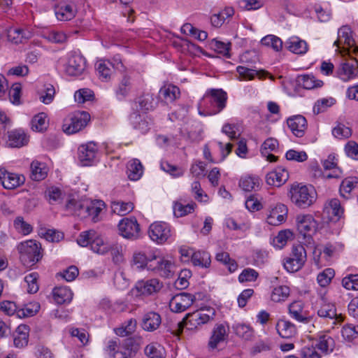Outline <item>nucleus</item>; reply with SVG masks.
<instances>
[{
  "label": "nucleus",
  "instance_id": "obj_9",
  "mask_svg": "<svg viewBox=\"0 0 358 358\" xmlns=\"http://www.w3.org/2000/svg\"><path fill=\"white\" fill-rule=\"evenodd\" d=\"M148 234L154 242L163 244L171 236V227L164 222H155L150 224Z\"/></svg>",
  "mask_w": 358,
  "mask_h": 358
},
{
  "label": "nucleus",
  "instance_id": "obj_35",
  "mask_svg": "<svg viewBox=\"0 0 358 358\" xmlns=\"http://www.w3.org/2000/svg\"><path fill=\"white\" fill-rule=\"evenodd\" d=\"M27 142L28 138L23 131L15 130L9 132L8 141L9 146L20 148L26 145Z\"/></svg>",
  "mask_w": 358,
  "mask_h": 358
},
{
  "label": "nucleus",
  "instance_id": "obj_43",
  "mask_svg": "<svg viewBox=\"0 0 358 358\" xmlns=\"http://www.w3.org/2000/svg\"><path fill=\"white\" fill-rule=\"evenodd\" d=\"M290 294V289L285 285L275 287L271 294V299L274 302H282L287 300Z\"/></svg>",
  "mask_w": 358,
  "mask_h": 358
},
{
  "label": "nucleus",
  "instance_id": "obj_24",
  "mask_svg": "<svg viewBox=\"0 0 358 358\" xmlns=\"http://www.w3.org/2000/svg\"><path fill=\"white\" fill-rule=\"evenodd\" d=\"M180 89L171 84L164 85L161 87L159 92V98L166 103L174 102L180 97Z\"/></svg>",
  "mask_w": 358,
  "mask_h": 358
},
{
  "label": "nucleus",
  "instance_id": "obj_59",
  "mask_svg": "<svg viewBox=\"0 0 358 358\" xmlns=\"http://www.w3.org/2000/svg\"><path fill=\"white\" fill-rule=\"evenodd\" d=\"M234 329L237 336L245 340H248L252 336L253 330L249 325L237 324L234 327Z\"/></svg>",
  "mask_w": 358,
  "mask_h": 358
},
{
  "label": "nucleus",
  "instance_id": "obj_15",
  "mask_svg": "<svg viewBox=\"0 0 358 358\" xmlns=\"http://www.w3.org/2000/svg\"><path fill=\"white\" fill-rule=\"evenodd\" d=\"M0 181L5 189H13L22 185L25 181V178L23 175L10 173L6 169L1 168Z\"/></svg>",
  "mask_w": 358,
  "mask_h": 358
},
{
  "label": "nucleus",
  "instance_id": "obj_14",
  "mask_svg": "<svg viewBox=\"0 0 358 358\" xmlns=\"http://www.w3.org/2000/svg\"><path fill=\"white\" fill-rule=\"evenodd\" d=\"M114 62L116 63L113 64L110 62H106L105 61H99L96 62V69L101 79L106 81L110 78L112 74L110 66L121 72L124 71L125 68L120 59L115 57Z\"/></svg>",
  "mask_w": 358,
  "mask_h": 358
},
{
  "label": "nucleus",
  "instance_id": "obj_6",
  "mask_svg": "<svg viewBox=\"0 0 358 358\" xmlns=\"http://www.w3.org/2000/svg\"><path fill=\"white\" fill-rule=\"evenodd\" d=\"M148 269L154 271L164 278H171L175 273V265L164 257L152 255L149 259Z\"/></svg>",
  "mask_w": 358,
  "mask_h": 358
},
{
  "label": "nucleus",
  "instance_id": "obj_51",
  "mask_svg": "<svg viewBox=\"0 0 358 358\" xmlns=\"http://www.w3.org/2000/svg\"><path fill=\"white\" fill-rule=\"evenodd\" d=\"M215 258L217 261L227 265L230 272L235 271L238 268L236 262L234 259H231L229 254L227 252L217 253Z\"/></svg>",
  "mask_w": 358,
  "mask_h": 358
},
{
  "label": "nucleus",
  "instance_id": "obj_28",
  "mask_svg": "<svg viewBox=\"0 0 358 358\" xmlns=\"http://www.w3.org/2000/svg\"><path fill=\"white\" fill-rule=\"evenodd\" d=\"M227 329L224 324H217L213 331V334L209 341V346L212 348H215L217 344L224 341L227 337Z\"/></svg>",
  "mask_w": 358,
  "mask_h": 358
},
{
  "label": "nucleus",
  "instance_id": "obj_48",
  "mask_svg": "<svg viewBox=\"0 0 358 358\" xmlns=\"http://www.w3.org/2000/svg\"><path fill=\"white\" fill-rule=\"evenodd\" d=\"M144 351L148 358H164V348L157 343L148 345Z\"/></svg>",
  "mask_w": 358,
  "mask_h": 358
},
{
  "label": "nucleus",
  "instance_id": "obj_1",
  "mask_svg": "<svg viewBox=\"0 0 358 358\" xmlns=\"http://www.w3.org/2000/svg\"><path fill=\"white\" fill-rule=\"evenodd\" d=\"M215 315V310L210 307L188 313L182 321L176 324V329L172 330V333L176 335H179L182 333L185 326L189 330L197 329L203 324L213 320Z\"/></svg>",
  "mask_w": 358,
  "mask_h": 358
},
{
  "label": "nucleus",
  "instance_id": "obj_61",
  "mask_svg": "<svg viewBox=\"0 0 358 358\" xmlns=\"http://www.w3.org/2000/svg\"><path fill=\"white\" fill-rule=\"evenodd\" d=\"M259 277V273L253 268H248L243 270L238 276L240 282H255Z\"/></svg>",
  "mask_w": 358,
  "mask_h": 358
},
{
  "label": "nucleus",
  "instance_id": "obj_3",
  "mask_svg": "<svg viewBox=\"0 0 358 358\" xmlns=\"http://www.w3.org/2000/svg\"><path fill=\"white\" fill-rule=\"evenodd\" d=\"M20 259L25 267H31L43 257L41 244L34 240L21 242L17 247Z\"/></svg>",
  "mask_w": 358,
  "mask_h": 358
},
{
  "label": "nucleus",
  "instance_id": "obj_12",
  "mask_svg": "<svg viewBox=\"0 0 358 358\" xmlns=\"http://www.w3.org/2000/svg\"><path fill=\"white\" fill-rule=\"evenodd\" d=\"M194 300V296L189 293L181 292L172 297L169 301V308L173 312L181 313L190 307Z\"/></svg>",
  "mask_w": 358,
  "mask_h": 358
},
{
  "label": "nucleus",
  "instance_id": "obj_63",
  "mask_svg": "<svg viewBox=\"0 0 358 358\" xmlns=\"http://www.w3.org/2000/svg\"><path fill=\"white\" fill-rule=\"evenodd\" d=\"M332 134L338 138H347L352 135V130L350 127L339 123L333 129Z\"/></svg>",
  "mask_w": 358,
  "mask_h": 358
},
{
  "label": "nucleus",
  "instance_id": "obj_23",
  "mask_svg": "<svg viewBox=\"0 0 358 358\" xmlns=\"http://www.w3.org/2000/svg\"><path fill=\"white\" fill-rule=\"evenodd\" d=\"M55 13L59 20L67 21L74 17L76 9L73 4L63 2L55 7Z\"/></svg>",
  "mask_w": 358,
  "mask_h": 358
},
{
  "label": "nucleus",
  "instance_id": "obj_19",
  "mask_svg": "<svg viewBox=\"0 0 358 358\" xmlns=\"http://www.w3.org/2000/svg\"><path fill=\"white\" fill-rule=\"evenodd\" d=\"M287 208L282 203H278L271 208L267 217V222L273 226L282 223L287 215Z\"/></svg>",
  "mask_w": 358,
  "mask_h": 358
},
{
  "label": "nucleus",
  "instance_id": "obj_10",
  "mask_svg": "<svg viewBox=\"0 0 358 358\" xmlns=\"http://www.w3.org/2000/svg\"><path fill=\"white\" fill-rule=\"evenodd\" d=\"M317 315L325 319L327 321H332L333 324H336L343 321V315L336 313L335 305L327 302L323 297L320 300V307L317 309Z\"/></svg>",
  "mask_w": 358,
  "mask_h": 358
},
{
  "label": "nucleus",
  "instance_id": "obj_55",
  "mask_svg": "<svg viewBox=\"0 0 358 358\" xmlns=\"http://www.w3.org/2000/svg\"><path fill=\"white\" fill-rule=\"evenodd\" d=\"M85 206L86 203L77 201L75 199H70L66 204V208L79 216L85 217Z\"/></svg>",
  "mask_w": 358,
  "mask_h": 358
},
{
  "label": "nucleus",
  "instance_id": "obj_52",
  "mask_svg": "<svg viewBox=\"0 0 358 358\" xmlns=\"http://www.w3.org/2000/svg\"><path fill=\"white\" fill-rule=\"evenodd\" d=\"M138 103L141 109L145 111L152 110L156 106L153 95L148 93L141 96Z\"/></svg>",
  "mask_w": 358,
  "mask_h": 358
},
{
  "label": "nucleus",
  "instance_id": "obj_7",
  "mask_svg": "<svg viewBox=\"0 0 358 358\" xmlns=\"http://www.w3.org/2000/svg\"><path fill=\"white\" fill-rule=\"evenodd\" d=\"M352 33V30L348 26H343L338 29V38L335 41L334 45L338 48L341 53H350V52L357 53L358 52Z\"/></svg>",
  "mask_w": 358,
  "mask_h": 358
},
{
  "label": "nucleus",
  "instance_id": "obj_62",
  "mask_svg": "<svg viewBox=\"0 0 358 358\" xmlns=\"http://www.w3.org/2000/svg\"><path fill=\"white\" fill-rule=\"evenodd\" d=\"M38 278V274L36 272L31 273L24 278V281L27 284V291L30 294L36 293L38 290V285L37 280Z\"/></svg>",
  "mask_w": 358,
  "mask_h": 358
},
{
  "label": "nucleus",
  "instance_id": "obj_17",
  "mask_svg": "<svg viewBox=\"0 0 358 358\" xmlns=\"http://www.w3.org/2000/svg\"><path fill=\"white\" fill-rule=\"evenodd\" d=\"M358 73V61L350 58L342 63L337 70V76L343 81L355 78Z\"/></svg>",
  "mask_w": 358,
  "mask_h": 358
},
{
  "label": "nucleus",
  "instance_id": "obj_22",
  "mask_svg": "<svg viewBox=\"0 0 358 358\" xmlns=\"http://www.w3.org/2000/svg\"><path fill=\"white\" fill-rule=\"evenodd\" d=\"M287 125L296 137H302L307 129L306 118L300 115L289 117L287 120Z\"/></svg>",
  "mask_w": 358,
  "mask_h": 358
},
{
  "label": "nucleus",
  "instance_id": "obj_44",
  "mask_svg": "<svg viewBox=\"0 0 358 358\" xmlns=\"http://www.w3.org/2000/svg\"><path fill=\"white\" fill-rule=\"evenodd\" d=\"M134 206L132 202H124L122 201H115L112 202V209L114 213L125 215L134 210Z\"/></svg>",
  "mask_w": 358,
  "mask_h": 358
},
{
  "label": "nucleus",
  "instance_id": "obj_37",
  "mask_svg": "<svg viewBox=\"0 0 358 358\" xmlns=\"http://www.w3.org/2000/svg\"><path fill=\"white\" fill-rule=\"evenodd\" d=\"M143 173V167L141 162L137 159L131 160L127 166L128 177L131 180L140 179Z\"/></svg>",
  "mask_w": 358,
  "mask_h": 358
},
{
  "label": "nucleus",
  "instance_id": "obj_41",
  "mask_svg": "<svg viewBox=\"0 0 358 358\" xmlns=\"http://www.w3.org/2000/svg\"><path fill=\"white\" fill-rule=\"evenodd\" d=\"M289 257L296 262V268H301L306 260V252L304 247L301 245L294 246Z\"/></svg>",
  "mask_w": 358,
  "mask_h": 358
},
{
  "label": "nucleus",
  "instance_id": "obj_32",
  "mask_svg": "<svg viewBox=\"0 0 358 358\" xmlns=\"http://www.w3.org/2000/svg\"><path fill=\"white\" fill-rule=\"evenodd\" d=\"M104 206L105 203L101 201H94L89 203H86V206H85V216H91L93 222H98L99 215L103 210Z\"/></svg>",
  "mask_w": 358,
  "mask_h": 358
},
{
  "label": "nucleus",
  "instance_id": "obj_56",
  "mask_svg": "<svg viewBox=\"0 0 358 358\" xmlns=\"http://www.w3.org/2000/svg\"><path fill=\"white\" fill-rule=\"evenodd\" d=\"M262 44L269 46L276 51H279L282 48V41L281 39L273 35H268L262 39Z\"/></svg>",
  "mask_w": 358,
  "mask_h": 358
},
{
  "label": "nucleus",
  "instance_id": "obj_20",
  "mask_svg": "<svg viewBox=\"0 0 358 358\" xmlns=\"http://www.w3.org/2000/svg\"><path fill=\"white\" fill-rule=\"evenodd\" d=\"M161 288L162 284L157 278L139 281L136 283L135 287V289L138 294L147 296L159 292Z\"/></svg>",
  "mask_w": 358,
  "mask_h": 358
},
{
  "label": "nucleus",
  "instance_id": "obj_39",
  "mask_svg": "<svg viewBox=\"0 0 358 358\" xmlns=\"http://www.w3.org/2000/svg\"><path fill=\"white\" fill-rule=\"evenodd\" d=\"M196 206V205L194 202L184 204L181 201H178L174 203L173 213L177 217H184L193 213Z\"/></svg>",
  "mask_w": 358,
  "mask_h": 358
},
{
  "label": "nucleus",
  "instance_id": "obj_42",
  "mask_svg": "<svg viewBox=\"0 0 358 358\" xmlns=\"http://www.w3.org/2000/svg\"><path fill=\"white\" fill-rule=\"evenodd\" d=\"M317 348L322 352L328 354L334 350L335 347L334 340L327 334H323L319 337Z\"/></svg>",
  "mask_w": 358,
  "mask_h": 358
},
{
  "label": "nucleus",
  "instance_id": "obj_60",
  "mask_svg": "<svg viewBox=\"0 0 358 358\" xmlns=\"http://www.w3.org/2000/svg\"><path fill=\"white\" fill-rule=\"evenodd\" d=\"M152 257V256L148 257L145 256L144 253L142 252H134L133 255L132 263L133 265L136 266L137 268H144L145 267L148 268L149 264V259Z\"/></svg>",
  "mask_w": 358,
  "mask_h": 358
},
{
  "label": "nucleus",
  "instance_id": "obj_18",
  "mask_svg": "<svg viewBox=\"0 0 358 358\" xmlns=\"http://www.w3.org/2000/svg\"><path fill=\"white\" fill-rule=\"evenodd\" d=\"M79 159L83 166H89L94 162L96 157L97 146L93 142L82 145L78 149Z\"/></svg>",
  "mask_w": 358,
  "mask_h": 358
},
{
  "label": "nucleus",
  "instance_id": "obj_49",
  "mask_svg": "<svg viewBox=\"0 0 358 358\" xmlns=\"http://www.w3.org/2000/svg\"><path fill=\"white\" fill-rule=\"evenodd\" d=\"M131 87V79L128 76H124L122 79L116 90V94L119 99H122L126 97Z\"/></svg>",
  "mask_w": 358,
  "mask_h": 358
},
{
  "label": "nucleus",
  "instance_id": "obj_34",
  "mask_svg": "<svg viewBox=\"0 0 358 358\" xmlns=\"http://www.w3.org/2000/svg\"><path fill=\"white\" fill-rule=\"evenodd\" d=\"M287 48L289 50L295 54H304L308 50V45L305 41L301 40L298 37L289 38L286 43Z\"/></svg>",
  "mask_w": 358,
  "mask_h": 358
},
{
  "label": "nucleus",
  "instance_id": "obj_30",
  "mask_svg": "<svg viewBox=\"0 0 358 358\" xmlns=\"http://www.w3.org/2000/svg\"><path fill=\"white\" fill-rule=\"evenodd\" d=\"M31 36V33L23 29L11 28L8 31V38L14 43H22Z\"/></svg>",
  "mask_w": 358,
  "mask_h": 358
},
{
  "label": "nucleus",
  "instance_id": "obj_16",
  "mask_svg": "<svg viewBox=\"0 0 358 358\" xmlns=\"http://www.w3.org/2000/svg\"><path fill=\"white\" fill-rule=\"evenodd\" d=\"M85 68V59L80 54L73 52L70 55L65 71L71 76L80 75Z\"/></svg>",
  "mask_w": 358,
  "mask_h": 358
},
{
  "label": "nucleus",
  "instance_id": "obj_40",
  "mask_svg": "<svg viewBox=\"0 0 358 358\" xmlns=\"http://www.w3.org/2000/svg\"><path fill=\"white\" fill-rule=\"evenodd\" d=\"M192 262L194 266L208 268L211 263L210 255L206 251H198L192 253Z\"/></svg>",
  "mask_w": 358,
  "mask_h": 358
},
{
  "label": "nucleus",
  "instance_id": "obj_5",
  "mask_svg": "<svg viewBox=\"0 0 358 358\" xmlns=\"http://www.w3.org/2000/svg\"><path fill=\"white\" fill-rule=\"evenodd\" d=\"M90 120V115L85 111H77L64 119L63 131L69 134L76 133L84 128Z\"/></svg>",
  "mask_w": 358,
  "mask_h": 358
},
{
  "label": "nucleus",
  "instance_id": "obj_58",
  "mask_svg": "<svg viewBox=\"0 0 358 358\" xmlns=\"http://www.w3.org/2000/svg\"><path fill=\"white\" fill-rule=\"evenodd\" d=\"M91 249L96 253L105 254L108 250V246L104 243L103 240L97 236H94L91 243Z\"/></svg>",
  "mask_w": 358,
  "mask_h": 358
},
{
  "label": "nucleus",
  "instance_id": "obj_47",
  "mask_svg": "<svg viewBox=\"0 0 358 358\" xmlns=\"http://www.w3.org/2000/svg\"><path fill=\"white\" fill-rule=\"evenodd\" d=\"M31 129L34 131H41L48 127L47 115L45 113H40L36 115L31 120Z\"/></svg>",
  "mask_w": 358,
  "mask_h": 358
},
{
  "label": "nucleus",
  "instance_id": "obj_46",
  "mask_svg": "<svg viewBox=\"0 0 358 358\" xmlns=\"http://www.w3.org/2000/svg\"><path fill=\"white\" fill-rule=\"evenodd\" d=\"M293 238V233L289 230L280 231L278 235L273 238V245L278 248H282L288 241Z\"/></svg>",
  "mask_w": 358,
  "mask_h": 358
},
{
  "label": "nucleus",
  "instance_id": "obj_8",
  "mask_svg": "<svg viewBox=\"0 0 358 358\" xmlns=\"http://www.w3.org/2000/svg\"><path fill=\"white\" fill-rule=\"evenodd\" d=\"M117 227L120 235L125 238L135 240L140 237L141 229L135 217L122 219Z\"/></svg>",
  "mask_w": 358,
  "mask_h": 358
},
{
  "label": "nucleus",
  "instance_id": "obj_50",
  "mask_svg": "<svg viewBox=\"0 0 358 358\" xmlns=\"http://www.w3.org/2000/svg\"><path fill=\"white\" fill-rule=\"evenodd\" d=\"M48 41L55 43H64L67 41V36L62 31L52 30L44 34Z\"/></svg>",
  "mask_w": 358,
  "mask_h": 358
},
{
  "label": "nucleus",
  "instance_id": "obj_27",
  "mask_svg": "<svg viewBox=\"0 0 358 358\" xmlns=\"http://www.w3.org/2000/svg\"><path fill=\"white\" fill-rule=\"evenodd\" d=\"M275 328L278 334L283 338H290L296 333L295 325L285 320H280L277 322Z\"/></svg>",
  "mask_w": 358,
  "mask_h": 358
},
{
  "label": "nucleus",
  "instance_id": "obj_64",
  "mask_svg": "<svg viewBox=\"0 0 358 358\" xmlns=\"http://www.w3.org/2000/svg\"><path fill=\"white\" fill-rule=\"evenodd\" d=\"M343 337L348 341H351L358 336V326L353 324H345L342 329Z\"/></svg>",
  "mask_w": 358,
  "mask_h": 358
},
{
  "label": "nucleus",
  "instance_id": "obj_36",
  "mask_svg": "<svg viewBox=\"0 0 358 358\" xmlns=\"http://www.w3.org/2000/svg\"><path fill=\"white\" fill-rule=\"evenodd\" d=\"M239 186L245 192L257 191L260 186V179L257 176H246L241 178Z\"/></svg>",
  "mask_w": 358,
  "mask_h": 358
},
{
  "label": "nucleus",
  "instance_id": "obj_29",
  "mask_svg": "<svg viewBox=\"0 0 358 358\" xmlns=\"http://www.w3.org/2000/svg\"><path fill=\"white\" fill-rule=\"evenodd\" d=\"M48 169L45 164L34 161L31 164L30 177L33 180L41 181L45 179L48 176Z\"/></svg>",
  "mask_w": 358,
  "mask_h": 358
},
{
  "label": "nucleus",
  "instance_id": "obj_45",
  "mask_svg": "<svg viewBox=\"0 0 358 358\" xmlns=\"http://www.w3.org/2000/svg\"><path fill=\"white\" fill-rule=\"evenodd\" d=\"M136 328V321L130 319L124 323L121 327L115 329V334L121 337L127 336L134 333Z\"/></svg>",
  "mask_w": 358,
  "mask_h": 358
},
{
  "label": "nucleus",
  "instance_id": "obj_4",
  "mask_svg": "<svg viewBox=\"0 0 358 358\" xmlns=\"http://www.w3.org/2000/svg\"><path fill=\"white\" fill-rule=\"evenodd\" d=\"M289 195L292 202L301 208L310 206L315 201V192L311 186L293 184Z\"/></svg>",
  "mask_w": 358,
  "mask_h": 358
},
{
  "label": "nucleus",
  "instance_id": "obj_2",
  "mask_svg": "<svg viewBox=\"0 0 358 358\" xmlns=\"http://www.w3.org/2000/svg\"><path fill=\"white\" fill-rule=\"evenodd\" d=\"M227 94L222 89H210L201 99L199 106L203 108L206 115H216L226 106Z\"/></svg>",
  "mask_w": 358,
  "mask_h": 358
},
{
  "label": "nucleus",
  "instance_id": "obj_25",
  "mask_svg": "<svg viewBox=\"0 0 358 358\" xmlns=\"http://www.w3.org/2000/svg\"><path fill=\"white\" fill-rule=\"evenodd\" d=\"M162 323V318L159 313L153 311L145 313L142 320V327L148 331H154L157 329Z\"/></svg>",
  "mask_w": 358,
  "mask_h": 358
},
{
  "label": "nucleus",
  "instance_id": "obj_11",
  "mask_svg": "<svg viewBox=\"0 0 358 358\" xmlns=\"http://www.w3.org/2000/svg\"><path fill=\"white\" fill-rule=\"evenodd\" d=\"M296 225L299 232L304 237L314 234L317 227V221L310 214H300L296 217Z\"/></svg>",
  "mask_w": 358,
  "mask_h": 358
},
{
  "label": "nucleus",
  "instance_id": "obj_53",
  "mask_svg": "<svg viewBox=\"0 0 358 358\" xmlns=\"http://www.w3.org/2000/svg\"><path fill=\"white\" fill-rule=\"evenodd\" d=\"M39 309L40 305L38 303H29L25 305L24 308L18 310L17 315L19 317H31L36 314Z\"/></svg>",
  "mask_w": 358,
  "mask_h": 358
},
{
  "label": "nucleus",
  "instance_id": "obj_57",
  "mask_svg": "<svg viewBox=\"0 0 358 358\" xmlns=\"http://www.w3.org/2000/svg\"><path fill=\"white\" fill-rule=\"evenodd\" d=\"M334 275L335 272L333 268H328L324 269L317 275V280L319 285L321 287H326L331 282V279L334 277Z\"/></svg>",
  "mask_w": 358,
  "mask_h": 358
},
{
  "label": "nucleus",
  "instance_id": "obj_21",
  "mask_svg": "<svg viewBox=\"0 0 358 358\" xmlns=\"http://www.w3.org/2000/svg\"><path fill=\"white\" fill-rule=\"evenodd\" d=\"M289 178V173L282 166H278L273 171L269 172L266 177V183L269 185L280 187Z\"/></svg>",
  "mask_w": 358,
  "mask_h": 358
},
{
  "label": "nucleus",
  "instance_id": "obj_26",
  "mask_svg": "<svg viewBox=\"0 0 358 358\" xmlns=\"http://www.w3.org/2000/svg\"><path fill=\"white\" fill-rule=\"evenodd\" d=\"M29 327L22 324L18 326L13 334V343L15 347L22 348L27 345L29 341Z\"/></svg>",
  "mask_w": 358,
  "mask_h": 358
},
{
  "label": "nucleus",
  "instance_id": "obj_31",
  "mask_svg": "<svg viewBox=\"0 0 358 358\" xmlns=\"http://www.w3.org/2000/svg\"><path fill=\"white\" fill-rule=\"evenodd\" d=\"M240 77L243 80H253L257 76L259 79H264L268 76V73L266 71H255L245 66H239L236 69Z\"/></svg>",
  "mask_w": 358,
  "mask_h": 358
},
{
  "label": "nucleus",
  "instance_id": "obj_13",
  "mask_svg": "<svg viewBox=\"0 0 358 358\" xmlns=\"http://www.w3.org/2000/svg\"><path fill=\"white\" fill-rule=\"evenodd\" d=\"M289 313L295 320L303 324L313 322V316L304 309V303L301 301H295L289 304Z\"/></svg>",
  "mask_w": 358,
  "mask_h": 358
},
{
  "label": "nucleus",
  "instance_id": "obj_33",
  "mask_svg": "<svg viewBox=\"0 0 358 358\" xmlns=\"http://www.w3.org/2000/svg\"><path fill=\"white\" fill-rule=\"evenodd\" d=\"M53 298L58 304L69 303L72 300L73 293L66 287H58L53 289Z\"/></svg>",
  "mask_w": 358,
  "mask_h": 358
},
{
  "label": "nucleus",
  "instance_id": "obj_38",
  "mask_svg": "<svg viewBox=\"0 0 358 358\" xmlns=\"http://www.w3.org/2000/svg\"><path fill=\"white\" fill-rule=\"evenodd\" d=\"M297 82L299 85H302L303 88L307 90L320 87L323 85V82L322 80H316L312 75L299 76L297 78Z\"/></svg>",
  "mask_w": 358,
  "mask_h": 358
},
{
  "label": "nucleus",
  "instance_id": "obj_54",
  "mask_svg": "<svg viewBox=\"0 0 358 358\" xmlns=\"http://www.w3.org/2000/svg\"><path fill=\"white\" fill-rule=\"evenodd\" d=\"M160 167L164 171L175 178L180 177L184 174V170L181 167L171 164L167 161H162Z\"/></svg>",
  "mask_w": 358,
  "mask_h": 358
}]
</instances>
